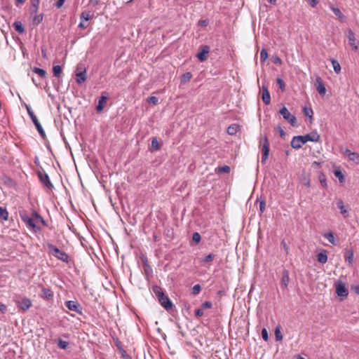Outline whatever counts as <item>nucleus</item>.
I'll use <instances>...</instances> for the list:
<instances>
[{"mask_svg":"<svg viewBox=\"0 0 359 359\" xmlns=\"http://www.w3.org/2000/svg\"><path fill=\"white\" fill-rule=\"evenodd\" d=\"M53 73L55 76L60 77L62 74V67L60 65L53 66Z\"/></svg>","mask_w":359,"mask_h":359,"instance_id":"36","label":"nucleus"},{"mask_svg":"<svg viewBox=\"0 0 359 359\" xmlns=\"http://www.w3.org/2000/svg\"><path fill=\"white\" fill-rule=\"evenodd\" d=\"M334 176L337 177L340 182L344 181V175L340 170H335L334 171Z\"/></svg>","mask_w":359,"mask_h":359,"instance_id":"39","label":"nucleus"},{"mask_svg":"<svg viewBox=\"0 0 359 359\" xmlns=\"http://www.w3.org/2000/svg\"><path fill=\"white\" fill-rule=\"evenodd\" d=\"M290 282L289 272L287 270L284 269L281 278V287L287 288Z\"/></svg>","mask_w":359,"mask_h":359,"instance_id":"20","label":"nucleus"},{"mask_svg":"<svg viewBox=\"0 0 359 359\" xmlns=\"http://www.w3.org/2000/svg\"><path fill=\"white\" fill-rule=\"evenodd\" d=\"M275 338L276 341H281L283 339V335L279 326H277L275 329Z\"/></svg>","mask_w":359,"mask_h":359,"instance_id":"41","label":"nucleus"},{"mask_svg":"<svg viewBox=\"0 0 359 359\" xmlns=\"http://www.w3.org/2000/svg\"><path fill=\"white\" fill-rule=\"evenodd\" d=\"M330 8L339 20L341 22L344 21L345 17L339 8H335L333 6H330Z\"/></svg>","mask_w":359,"mask_h":359,"instance_id":"22","label":"nucleus"},{"mask_svg":"<svg viewBox=\"0 0 359 359\" xmlns=\"http://www.w3.org/2000/svg\"><path fill=\"white\" fill-rule=\"evenodd\" d=\"M331 62H332V67H333V69H334V71L339 74L341 71V66H340V64L339 63V62L334 59H332L331 60Z\"/></svg>","mask_w":359,"mask_h":359,"instance_id":"34","label":"nucleus"},{"mask_svg":"<svg viewBox=\"0 0 359 359\" xmlns=\"http://www.w3.org/2000/svg\"><path fill=\"white\" fill-rule=\"evenodd\" d=\"M195 315L197 317H201L203 315V309H198L195 311Z\"/></svg>","mask_w":359,"mask_h":359,"instance_id":"59","label":"nucleus"},{"mask_svg":"<svg viewBox=\"0 0 359 359\" xmlns=\"http://www.w3.org/2000/svg\"><path fill=\"white\" fill-rule=\"evenodd\" d=\"M76 81L78 84L83 83L87 79L86 72V73L76 72Z\"/></svg>","mask_w":359,"mask_h":359,"instance_id":"27","label":"nucleus"},{"mask_svg":"<svg viewBox=\"0 0 359 359\" xmlns=\"http://www.w3.org/2000/svg\"><path fill=\"white\" fill-rule=\"evenodd\" d=\"M215 257V255L209 254L208 255H207L204 257L203 261V262H205V263L210 262L214 259Z\"/></svg>","mask_w":359,"mask_h":359,"instance_id":"48","label":"nucleus"},{"mask_svg":"<svg viewBox=\"0 0 359 359\" xmlns=\"http://www.w3.org/2000/svg\"><path fill=\"white\" fill-rule=\"evenodd\" d=\"M65 1V0H57L55 6H56V8H60L63 6Z\"/></svg>","mask_w":359,"mask_h":359,"instance_id":"58","label":"nucleus"},{"mask_svg":"<svg viewBox=\"0 0 359 359\" xmlns=\"http://www.w3.org/2000/svg\"><path fill=\"white\" fill-rule=\"evenodd\" d=\"M308 141L319 142L320 136L317 132H311L306 135L294 136L291 141V147L295 149H300Z\"/></svg>","mask_w":359,"mask_h":359,"instance_id":"1","label":"nucleus"},{"mask_svg":"<svg viewBox=\"0 0 359 359\" xmlns=\"http://www.w3.org/2000/svg\"><path fill=\"white\" fill-rule=\"evenodd\" d=\"M276 83L279 86L282 92H284L285 90V84L282 79L278 78L276 79Z\"/></svg>","mask_w":359,"mask_h":359,"instance_id":"43","label":"nucleus"},{"mask_svg":"<svg viewBox=\"0 0 359 359\" xmlns=\"http://www.w3.org/2000/svg\"><path fill=\"white\" fill-rule=\"evenodd\" d=\"M354 252L352 249L347 250L344 256L345 261L348 262L349 266L353 264Z\"/></svg>","mask_w":359,"mask_h":359,"instance_id":"21","label":"nucleus"},{"mask_svg":"<svg viewBox=\"0 0 359 359\" xmlns=\"http://www.w3.org/2000/svg\"><path fill=\"white\" fill-rule=\"evenodd\" d=\"M269 141L266 136L261 138L259 141V148L261 149L262 156L261 162L262 163H265L266 161L269 158Z\"/></svg>","mask_w":359,"mask_h":359,"instance_id":"5","label":"nucleus"},{"mask_svg":"<svg viewBox=\"0 0 359 359\" xmlns=\"http://www.w3.org/2000/svg\"><path fill=\"white\" fill-rule=\"evenodd\" d=\"M268 58V53L266 49L263 48L260 52V59L264 62Z\"/></svg>","mask_w":359,"mask_h":359,"instance_id":"46","label":"nucleus"},{"mask_svg":"<svg viewBox=\"0 0 359 359\" xmlns=\"http://www.w3.org/2000/svg\"><path fill=\"white\" fill-rule=\"evenodd\" d=\"M100 1V0H89V4L92 5L93 6H96L98 5Z\"/></svg>","mask_w":359,"mask_h":359,"instance_id":"64","label":"nucleus"},{"mask_svg":"<svg viewBox=\"0 0 359 359\" xmlns=\"http://www.w3.org/2000/svg\"><path fill=\"white\" fill-rule=\"evenodd\" d=\"M238 128V125L232 124L227 128L226 132L229 135H235L237 133Z\"/></svg>","mask_w":359,"mask_h":359,"instance_id":"28","label":"nucleus"},{"mask_svg":"<svg viewBox=\"0 0 359 359\" xmlns=\"http://www.w3.org/2000/svg\"><path fill=\"white\" fill-rule=\"evenodd\" d=\"M336 292L337 295L341 298L346 297L348 294V290L346 287V284L341 280L335 283Z\"/></svg>","mask_w":359,"mask_h":359,"instance_id":"11","label":"nucleus"},{"mask_svg":"<svg viewBox=\"0 0 359 359\" xmlns=\"http://www.w3.org/2000/svg\"><path fill=\"white\" fill-rule=\"evenodd\" d=\"M281 245L283 246L285 253L287 255L289 254V252H290V248H289V245L287 244V243L285 242V239H283L282 241H281Z\"/></svg>","mask_w":359,"mask_h":359,"instance_id":"49","label":"nucleus"},{"mask_svg":"<svg viewBox=\"0 0 359 359\" xmlns=\"http://www.w3.org/2000/svg\"><path fill=\"white\" fill-rule=\"evenodd\" d=\"M32 71L34 73L37 74L41 78H45L46 76V72L43 69L39 67H34Z\"/></svg>","mask_w":359,"mask_h":359,"instance_id":"33","label":"nucleus"},{"mask_svg":"<svg viewBox=\"0 0 359 359\" xmlns=\"http://www.w3.org/2000/svg\"><path fill=\"white\" fill-rule=\"evenodd\" d=\"M121 358L123 359H132V358L127 353V352L124 349H121Z\"/></svg>","mask_w":359,"mask_h":359,"instance_id":"55","label":"nucleus"},{"mask_svg":"<svg viewBox=\"0 0 359 359\" xmlns=\"http://www.w3.org/2000/svg\"><path fill=\"white\" fill-rule=\"evenodd\" d=\"M7 310V306L4 304H0V312L2 313H5Z\"/></svg>","mask_w":359,"mask_h":359,"instance_id":"63","label":"nucleus"},{"mask_svg":"<svg viewBox=\"0 0 359 359\" xmlns=\"http://www.w3.org/2000/svg\"><path fill=\"white\" fill-rule=\"evenodd\" d=\"M308 2L311 7L315 8L317 6V4H318L319 1L318 0H308Z\"/></svg>","mask_w":359,"mask_h":359,"instance_id":"57","label":"nucleus"},{"mask_svg":"<svg viewBox=\"0 0 359 359\" xmlns=\"http://www.w3.org/2000/svg\"><path fill=\"white\" fill-rule=\"evenodd\" d=\"M91 18H92V16L90 15V13L89 11H83L81 13V14L80 15L81 20H86V21H88L89 20L91 19Z\"/></svg>","mask_w":359,"mask_h":359,"instance_id":"38","label":"nucleus"},{"mask_svg":"<svg viewBox=\"0 0 359 359\" xmlns=\"http://www.w3.org/2000/svg\"><path fill=\"white\" fill-rule=\"evenodd\" d=\"M319 181L321 184V185L324 187V188H326L327 187V181H326V177L325 175L323 173V172H320L319 174Z\"/></svg>","mask_w":359,"mask_h":359,"instance_id":"40","label":"nucleus"},{"mask_svg":"<svg viewBox=\"0 0 359 359\" xmlns=\"http://www.w3.org/2000/svg\"><path fill=\"white\" fill-rule=\"evenodd\" d=\"M57 346L61 348V349H63V350H65L68 348L69 346V342L68 341H64L61 339H58V341H57Z\"/></svg>","mask_w":359,"mask_h":359,"instance_id":"35","label":"nucleus"},{"mask_svg":"<svg viewBox=\"0 0 359 359\" xmlns=\"http://www.w3.org/2000/svg\"><path fill=\"white\" fill-rule=\"evenodd\" d=\"M158 303L169 313H171L174 311L175 306L169 299V297L165 295L162 290L158 287Z\"/></svg>","mask_w":359,"mask_h":359,"instance_id":"3","label":"nucleus"},{"mask_svg":"<svg viewBox=\"0 0 359 359\" xmlns=\"http://www.w3.org/2000/svg\"><path fill=\"white\" fill-rule=\"evenodd\" d=\"M34 124L36 129L37 130L38 133H39L40 136L43 140H46V135L45 133V131L43 130L40 122L39 121L37 117L34 116L33 117L30 118Z\"/></svg>","mask_w":359,"mask_h":359,"instance_id":"15","label":"nucleus"},{"mask_svg":"<svg viewBox=\"0 0 359 359\" xmlns=\"http://www.w3.org/2000/svg\"><path fill=\"white\" fill-rule=\"evenodd\" d=\"M210 51L209 46L203 45L199 47V51L196 54V57L200 62H204L208 59V54Z\"/></svg>","mask_w":359,"mask_h":359,"instance_id":"10","label":"nucleus"},{"mask_svg":"<svg viewBox=\"0 0 359 359\" xmlns=\"http://www.w3.org/2000/svg\"><path fill=\"white\" fill-rule=\"evenodd\" d=\"M25 108L27 111V113L29 116L30 118L33 117L34 116H35L34 111L32 110L31 107L29 105L27 104H25Z\"/></svg>","mask_w":359,"mask_h":359,"instance_id":"53","label":"nucleus"},{"mask_svg":"<svg viewBox=\"0 0 359 359\" xmlns=\"http://www.w3.org/2000/svg\"><path fill=\"white\" fill-rule=\"evenodd\" d=\"M314 84H315V86H316V90H318V93L321 96H324L325 95L327 90H326V88L324 85V83L320 76H316Z\"/></svg>","mask_w":359,"mask_h":359,"instance_id":"14","label":"nucleus"},{"mask_svg":"<svg viewBox=\"0 0 359 359\" xmlns=\"http://www.w3.org/2000/svg\"><path fill=\"white\" fill-rule=\"evenodd\" d=\"M279 112L283 116V118L287 121L292 126H297L296 117L291 114L285 107H283Z\"/></svg>","mask_w":359,"mask_h":359,"instance_id":"9","label":"nucleus"},{"mask_svg":"<svg viewBox=\"0 0 359 359\" xmlns=\"http://www.w3.org/2000/svg\"><path fill=\"white\" fill-rule=\"evenodd\" d=\"M17 306L23 310H28L32 305V301L27 297H23L20 300L16 301Z\"/></svg>","mask_w":359,"mask_h":359,"instance_id":"13","label":"nucleus"},{"mask_svg":"<svg viewBox=\"0 0 359 359\" xmlns=\"http://www.w3.org/2000/svg\"><path fill=\"white\" fill-rule=\"evenodd\" d=\"M201 290V287L199 284L195 285L192 287V294L194 295L198 294Z\"/></svg>","mask_w":359,"mask_h":359,"instance_id":"47","label":"nucleus"},{"mask_svg":"<svg viewBox=\"0 0 359 359\" xmlns=\"http://www.w3.org/2000/svg\"><path fill=\"white\" fill-rule=\"evenodd\" d=\"M0 218L4 221L8 219V212L5 208L0 207Z\"/></svg>","mask_w":359,"mask_h":359,"instance_id":"31","label":"nucleus"},{"mask_svg":"<svg viewBox=\"0 0 359 359\" xmlns=\"http://www.w3.org/2000/svg\"><path fill=\"white\" fill-rule=\"evenodd\" d=\"M107 99L108 97L107 96V93L103 92L99 98L98 104L96 106V110L97 112H100L103 110Z\"/></svg>","mask_w":359,"mask_h":359,"instance_id":"16","label":"nucleus"},{"mask_svg":"<svg viewBox=\"0 0 359 359\" xmlns=\"http://www.w3.org/2000/svg\"><path fill=\"white\" fill-rule=\"evenodd\" d=\"M262 99L264 103L266 105L269 104L271 103V97L269 91L267 88V87H265L264 86H262Z\"/></svg>","mask_w":359,"mask_h":359,"instance_id":"19","label":"nucleus"},{"mask_svg":"<svg viewBox=\"0 0 359 359\" xmlns=\"http://www.w3.org/2000/svg\"><path fill=\"white\" fill-rule=\"evenodd\" d=\"M347 32H348L347 37L348 39V43L352 47V48L353 50H356L358 49V46H356V43H355L356 39L355 36V33L351 29H348Z\"/></svg>","mask_w":359,"mask_h":359,"instance_id":"17","label":"nucleus"},{"mask_svg":"<svg viewBox=\"0 0 359 359\" xmlns=\"http://www.w3.org/2000/svg\"><path fill=\"white\" fill-rule=\"evenodd\" d=\"M266 208V203L264 200L259 201V212L263 213Z\"/></svg>","mask_w":359,"mask_h":359,"instance_id":"51","label":"nucleus"},{"mask_svg":"<svg viewBox=\"0 0 359 359\" xmlns=\"http://www.w3.org/2000/svg\"><path fill=\"white\" fill-rule=\"evenodd\" d=\"M39 6V5H36V7L31 6L30 17L32 23L34 26H38L43 18V13H38Z\"/></svg>","mask_w":359,"mask_h":359,"instance_id":"7","label":"nucleus"},{"mask_svg":"<svg viewBox=\"0 0 359 359\" xmlns=\"http://www.w3.org/2000/svg\"><path fill=\"white\" fill-rule=\"evenodd\" d=\"M324 238H327L328 241L332 245H337L338 241L335 239L334 233L331 231L325 233L323 234Z\"/></svg>","mask_w":359,"mask_h":359,"instance_id":"23","label":"nucleus"},{"mask_svg":"<svg viewBox=\"0 0 359 359\" xmlns=\"http://www.w3.org/2000/svg\"><path fill=\"white\" fill-rule=\"evenodd\" d=\"M317 260L321 264H325L327 261V255L325 250L318 253L317 255Z\"/></svg>","mask_w":359,"mask_h":359,"instance_id":"25","label":"nucleus"},{"mask_svg":"<svg viewBox=\"0 0 359 359\" xmlns=\"http://www.w3.org/2000/svg\"><path fill=\"white\" fill-rule=\"evenodd\" d=\"M65 306L69 310L82 314V307L77 301H67Z\"/></svg>","mask_w":359,"mask_h":359,"instance_id":"12","label":"nucleus"},{"mask_svg":"<svg viewBox=\"0 0 359 359\" xmlns=\"http://www.w3.org/2000/svg\"><path fill=\"white\" fill-rule=\"evenodd\" d=\"M348 158L350 161H353L357 164L359 163V154L356 152H352L350 154Z\"/></svg>","mask_w":359,"mask_h":359,"instance_id":"37","label":"nucleus"},{"mask_svg":"<svg viewBox=\"0 0 359 359\" xmlns=\"http://www.w3.org/2000/svg\"><path fill=\"white\" fill-rule=\"evenodd\" d=\"M151 149L157 150V137H155L152 139L151 141Z\"/></svg>","mask_w":359,"mask_h":359,"instance_id":"56","label":"nucleus"},{"mask_svg":"<svg viewBox=\"0 0 359 359\" xmlns=\"http://www.w3.org/2000/svg\"><path fill=\"white\" fill-rule=\"evenodd\" d=\"M277 129L280 133V137L284 138L286 135L285 132L282 129V128L280 126H278Z\"/></svg>","mask_w":359,"mask_h":359,"instance_id":"61","label":"nucleus"},{"mask_svg":"<svg viewBox=\"0 0 359 359\" xmlns=\"http://www.w3.org/2000/svg\"><path fill=\"white\" fill-rule=\"evenodd\" d=\"M37 176L40 182L47 189L51 190L54 188L53 183L50 182L48 175L41 168L37 171Z\"/></svg>","mask_w":359,"mask_h":359,"instance_id":"6","label":"nucleus"},{"mask_svg":"<svg viewBox=\"0 0 359 359\" xmlns=\"http://www.w3.org/2000/svg\"><path fill=\"white\" fill-rule=\"evenodd\" d=\"M303 113L304 116H308L310 118V121L311 122V121L313 120V109L311 108L304 107L303 108Z\"/></svg>","mask_w":359,"mask_h":359,"instance_id":"30","label":"nucleus"},{"mask_svg":"<svg viewBox=\"0 0 359 359\" xmlns=\"http://www.w3.org/2000/svg\"><path fill=\"white\" fill-rule=\"evenodd\" d=\"M212 306V302H203L202 304H201V307L203 309H210Z\"/></svg>","mask_w":359,"mask_h":359,"instance_id":"54","label":"nucleus"},{"mask_svg":"<svg viewBox=\"0 0 359 359\" xmlns=\"http://www.w3.org/2000/svg\"><path fill=\"white\" fill-rule=\"evenodd\" d=\"M262 339L265 341H267L268 339H269V334H268V332L266 330V328H263L262 330Z\"/></svg>","mask_w":359,"mask_h":359,"instance_id":"50","label":"nucleus"},{"mask_svg":"<svg viewBox=\"0 0 359 359\" xmlns=\"http://www.w3.org/2000/svg\"><path fill=\"white\" fill-rule=\"evenodd\" d=\"M32 215L34 219L39 221L43 226H47V223L45 219L37 212L33 211Z\"/></svg>","mask_w":359,"mask_h":359,"instance_id":"29","label":"nucleus"},{"mask_svg":"<svg viewBox=\"0 0 359 359\" xmlns=\"http://www.w3.org/2000/svg\"><path fill=\"white\" fill-rule=\"evenodd\" d=\"M140 260L146 278L150 283V279L153 277V269L150 265V262L144 255H141Z\"/></svg>","mask_w":359,"mask_h":359,"instance_id":"4","label":"nucleus"},{"mask_svg":"<svg viewBox=\"0 0 359 359\" xmlns=\"http://www.w3.org/2000/svg\"><path fill=\"white\" fill-rule=\"evenodd\" d=\"M149 102L153 103L154 105L157 104V97L155 96H151L149 98Z\"/></svg>","mask_w":359,"mask_h":359,"instance_id":"62","label":"nucleus"},{"mask_svg":"<svg viewBox=\"0 0 359 359\" xmlns=\"http://www.w3.org/2000/svg\"><path fill=\"white\" fill-rule=\"evenodd\" d=\"M47 248L49 250V253L65 263H69L70 261L69 255L64 251L60 250L56 246L52 243H48Z\"/></svg>","mask_w":359,"mask_h":359,"instance_id":"2","label":"nucleus"},{"mask_svg":"<svg viewBox=\"0 0 359 359\" xmlns=\"http://www.w3.org/2000/svg\"><path fill=\"white\" fill-rule=\"evenodd\" d=\"M13 27L20 34H23L25 32V29L20 21L14 22Z\"/></svg>","mask_w":359,"mask_h":359,"instance_id":"24","label":"nucleus"},{"mask_svg":"<svg viewBox=\"0 0 359 359\" xmlns=\"http://www.w3.org/2000/svg\"><path fill=\"white\" fill-rule=\"evenodd\" d=\"M192 74L191 72H186L182 74L181 77V83H185L191 80Z\"/></svg>","mask_w":359,"mask_h":359,"instance_id":"32","label":"nucleus"},{"mask_svg":"<svg viewBox=\"0 0 359 359\" xmlns=\"http://www.w3.org/2000/svg\"><path fill=\"white\" fill-rule=\"evenodd\" d=\"M231 169L230 167L228 165H224L222 167H219L217 168V172L218 173H229L230 172Z\"/></svg>","mask_w":359,"mask_h":359,"instance_id":"42","label":"nucleus"},{"mask_svg":"<svg viewBox=\"0 0 359 359\" xmlns=\"http://www.w3.org/2000/svg\"><path fill=\"white\" fill-rule=\"evenodd\" d=\"M273 62L275 64L280 65L282 63V60L279 57L275 56L273 57Z\"/></svg>","mask_w":359,"mask_h":359,"instance_id":"60","label":"nucleus"},{"mask_svg":"<svg viewBox=\"0 0 359 359\" xmlns=\"http://www.w3.org/2000/svg\"><path fill=\"white\" fill-rule=\"evenodd\" d=\"M25 108L27 111V113L29 116L30 118L33 117L34 116H35L34 111L32 110L31 107L29 105L27 104H25Z\"/></svg>","mask_w":359,"mask_h":359,"instance_id":"52","label":"nucleus"},{"mask_svg":"<svg viewBox=\"0 0 359 359\" xmlns=\"http://www.w3.org/2000/svg\"><path fill=\"white\" fill-rule=\"evenodd\" d=\"M20 217L26 225L34 231L37 232L41 230V228L36 224L33 218L29 217L26 213H20Z\"/></svg>","mask_w":359,"mask_h":359,"instance_id":"8","label":"nucleus"},{"mask_svg":"<svg viewBox=\"0 0 359 359\" xmlns=\"http://www.w3.org/2000/svg\"><path fill=\"white\" fill-rule=\"evenodd\" d=\"M201 236L199 233L195 232L193 233L192 240L196 243H198L201 241Z\"/></svg>","mask_w":359,"mask_h":359,"instance_id":"45","label":"nucleus"},{"mask_svg":"<svg viewBox=\"0 0 359 359\" xmlns=\"http://www.w3.org/2000/svg\"><path fill=\"white\" fill-rule=\"evenodd\" d=\"M76 72L86 73V67L83 63H79L76 66Z\"/></svg>","mask_w":359,"mask_h":359,"instance_id":"44","label":"nucleus"},{"mask_svg":"<svg viewBox=\"0 0 359 359\" xmlns=\"http://www.w3.org/2000/svg\"><path fill=\"white\" fill-rule=\"evenodd\" d=\"M337 208L340 210L341 213L344 215V217H346L348 216V212L346 209L345 208V206L344 205V202L342 200L339 199L337 203Z\"/></svg>","mask_w":359,"mask_h":359,"instance_id":"26","label":"nucleus"},{"mask_svg":"<svg viewBox=\"0 0 359 359\" xmlns=\"http://www.w3.org/2000/svg\"><path fill=\"white\" fill-rule=\"evenodd\" d=\"M40 297L43 299L50 300L53 298V292L50 288L43 287Z\"/></svg>","mask_w":359,"mask_h":359,"instance_id":"18","label":"nucleus"}]
</instances>
